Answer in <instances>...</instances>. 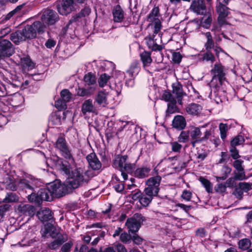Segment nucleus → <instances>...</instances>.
<instances>
[{
  "instance_id": "nucleus-1",
  "label": "nucleus",
  "mask_w": 252,
  "mask_h": 252,
  "mask_svg": "<svg viewBox=\"0 0 252 252\" xmlns=\"http://www.w3.org/2000/svg\"><path fill=\"white\" fill-rule=\"evenodd\" d=\"M57 167L61 174L67 176L66 186L69 189H77L90 180L89 172H84L82 168L77 167L74 159L70 161H63V159H59L57 163Z\"/></svg>"
},
{
  "instance_id": "nucleus-2",
  "label": "nucleus",
  "mask_w": 252,
  "mask_h": 252,
  "mask_svg": "<svg viewBox=\"0 0 252 252\" xmlns=\"http://www.w3.org/2000/svg\"><path fill=\"white\" fill-rule=\"evenodd\" d=\"M42 185V182L31 175L25 176L18 182V187L22 190H25L26 192L27 190L32 191L31 193L28 196V200L37 203L40 202L38 193L37 192L36 194L33 191H35L36 188L41 187Z\"/></svg>"
},
{
  "instance_id": "nucleus-3",
  "label": "nucleus",
  "mask_w": 252,
  "mask_h": 252,
  "mask_svg": "<svg viewBox=\"0 0 252 252\" xmlns=\"http://www.w3.org/2000/svg\"><path fill=\"white\" fill-rule=\"evenodd\" d=\"M211 73L213 77L210 84V87L211 88L217 89L225 80V70L220 63H217L211 69Z\"/></svg>"
},
{
  "instance_id": "nucleus-4",
  "label": "nucleus",
  "mask_w": 252,
  "mask_h": 252,
  "mask_svg": "<svg viewBox=\"0 0 252 252\" xmlns=\"http://www.w3.org/2000/svg\"><path fill=\"white\" fill-rule=\"evenodd\" d=\"M140 70V66L137 62H133L125 73L119 72L121 77L119 79L121 80L124 78L126 80V85L131 87L134 85V79Z\"/></svg>"
},
{
  "instance_id": "nucleus-5",
  "label": "nucleus",
  "mask_w": 252,
  "mask_h": 252,
  "mask_svg": "<svg viewBox=\"0 0 252 252\" xmlns=\"http://www.w3.org/2000/svg\"><path fill=\"white\" fill-rule=\"evenodd\" d=\"M44 26L40 21H37L33 23L32 25H26L22 30L25 39L33 38L36 37L37 32H41L43 31Z\"/></svg>"
},
{
  "instance_id": "nucleus-6",
  "label": "nucleus",
  "mask_w": 252,
  "mask_h": 252,
  "mask_svg": "<svg viewBox=\"0 0 252 252\" xmlns=\"http://www.w3.org/2000/svg\"><path fill=\"white\" fill-rule=\"evenodd\" d=\"M78 7L74 0H59L57 9L62 15H67Z\"/></svg>"
},
{
  "instance_id": "nucleus-7",
  "label": "nucleus",
  "mask_w": 252,
  "mask_h": 252,
  "mask_svg": "<svg viewBox=\"0 0 252 252\" xmlns=\"http://www.w3.org/2000/svg\"><path fill=\"white\" fill-rule=\"evenodd\" d=\"M161 181V177L159 175L150 177L146 181L147 187L145 188L144 191L157 196L160 189L159 186Z\"/></svg>"
},
{
  "instance_id": "nucleus-8",
  "label": "nucleus",
  "mask_w": 252,
  "mask_h": 252,
  "mask_svg": "<svg viewBox=\"0 0 252 252\" xmlns=\"http://www.w3.org/2000/svg\"><path fill=\"white\" fill-rule=\"evenodd\" d=\"M55 148L58 150L66 159L63 161H70L74 159L67 144L65 138L63 137H59L55 143Z\"/></svg>"
},
{
  "instance_id": "nucleus-9",
  "label": "nucleus",
  "mask_w": 252,
  "mask_h": 252,
  "mask_svg": "<svg viewBox=\"0 0 252 252\" xmlns=\"http://www.w3.org/2000/svg\"><path fill=\"white\" fill-rule=\"evenodd\" d=\"M143 217L140 214H135L133 216L128 219L126 225L128 231L131 233H136L139 229L141 223L144 221Z\"/></svg>"
},
{
  "instance_id": "nucleus-10",
  "label": "nucleus",
  "mask_w": 252,
  "mask_h": 252,
  "mask_svg": "<svg viewBox=\"0 0 252 252\" xmlns=\"http://www.w3.org/2000/svg\"><path fill=\"white\" fill-rule=\"evenodd\" d=\"M58 16L55 11L51 9H46L42 12L41 16V22H40L44 25V28L46 25H53L58 20Z\"/></svg>"
},
{
  "instance_id": "nucleus-11",
  "label": "nucleus",
  "mask_w": 252,
  "mask_h": 252,
  "mask_svg": "<svg viewBox=\"0 0 252 252\" xmlns=\"http://www.w3.org/2000/svg\"><path fill=\"white\" fill-rule=\"evenodd\" d=\"M14 53V48L8 40L4 39L0 42V58L10 57Z\"/></svg>"
},
{
  "instance_id": "nucleus-12",
  "label": "nucleus",
  "mask_w": 252,
  "mask_h": 252,
  "mask_svg": "<svg viewBox=\"0 0 252 252\" xmlns=\"http://www.w3.org/2000/svg\"><path fill=\"white\" fill-rule=\"evenodd\" d=\"M53 196L60 197L65 195L66 189L65 186L61 184V182L56 181L49 185Z\"/></svg>"
},
{
  "instance_id": "nucleus-13",
  "label": "nucleus",
  "mask_w": 252,
  "mask_h": 252,
  "mask_svg": "<svg viewBox=\"0 0 252 252\" xmlns=\"http://www.w3.org/2000/svg\"><path fill=\"white\" fill-rule=\"evenodd\" d=\"M189 9L197 15H204L206 7L203 0H192Z\"/></svg>"
},
{
  "instance_id": "nucleus-14",
  "label": "nucleus",
  "mask_w": 252,
  "mask_h": 252,
  "mask_svg": "<svg viewBox=\"0 0 252 252\" xmlns=\"http://www.w3.org/2000/svg\"><path fill=\"white\" fill-rule=\"evenodd\" d=\"M216 6V9L219 14L218 23L220 25H222L224 23V18L228 14L227 7L225 6L226 4L222 2H218Z\"/></svg>"
},
{
  "instance_id": "nucleus-15",
  "label": "nucleus",
  "mask_w": 252,
  "mask_h": 252,
  "mask_svg": "<svg viewBox=\"0 0 252 252\" xmlns=\"http://www.w3.org/2000/svg\"><path fill=\"white\" fill-rule=\"evenodd\" d=\"M86 159L90 166L93 169L96 170L101 168V163L95 153H90L87 156Z\"/></svg>"
},
{
  "instance_id": "nucleus-16",
  "label": "nucleus",
  "mask_w": 252,
  "mask_h": 252,
  "mask_svg": "<svg viewBox=\"0 0 252 252\" xmlns=\"http://www.w3.org/2000/svg\"><path fill=\"white\" fill-rule=\"evenodd\" d=\"M172 94L177 99L178 104L182 105V99L184 93L182 85L178 82L174 83L172 84Z\"/></svg>"
},
{
  "instance_id": "nucleus-17",
  "label": "nucleus",
  "mask_w": 252,
  "mask_h": 252,
  "mask_svg": "<svg viewBox=\"0 0 252 252\" xmlns=\"http://www.w3.org/2000/svg\"><path fill=\"white\" fill-rule=\"evenodd\" d=\"M41 232L43 236L49 235L52 238H54L60 234L58 233L56 227L52 224L48 223L46 224L41 229Z\"/></svg>"
},
{
  "instance_id": "nucleus-18",
  "label": "nucleus",
  "mask_w": 252,
  "mask_h": 252,
  "mask_svg": "<svg viewBox=\"0 0 252 252\" xmlns=\"http://www.w3.org/2000/svg\"><path fill=\"white\" fill-rule=\"evenodd\" d=\"M85 86H88L91 91H94L96 87V78L94 74L91 72L86 74L84 77Z\"/></svg>"
},
{
  "instance_id": "nucleus-19",
  "label": "nucleus",
  "mask_w": 252,
  "mask_h": 252,
  "mask_svg": "<svg viewBox=\"0 0 252 252\" xmlns=\"http://www.w3.org/2000/svg\"><path fill=\"white\" fill-rule=\"evenodd\" d=\"M135 163H130L127 160L126 161V163L125 164L123 167L122 168H121L120 170V172H121V175L124 180H126L127 179V173H132V172L135 169Z\"/></svg>"
},
{
  "instance_id": "nucleus-20",
  "label": "nucleus",
  "mask_w": 252,
  "mask_h": 252,
  "mask_svg": "<svg viewBox=\"0 0 252 252\" xmlns=\"http://www.w3.org/2000/svg\"><path fill=\"white\" fill-rule=\"evenodd\" d=\"M40 202L44 201H50L52 200L53 196L49 186L47 188H42L38 191Z\"/></svg>"
},
{
  "instance_id": "nucleus-21",
  "label": "nucleus",
  "mask_w": 252,
  "mask_h": 252,
  "mask_svg": "<svg viewBox=\"0 0 252 252\" xmlns=\"http://www.w3.org/2000/svg\"><path fill=\"white\" fill-rule=\"evenodd\" d=\"M161 41L158 37H156L155 35H153L152 38H149L147 40V43L148 47L154 51H160L162 49V46L159 45Z\"/></svg>"
},
{
  "instance_id": "nucleus-22",
  "label": "nucleus",
  "mask_w": 252,
  "mask_h": 252,
  "mask_svg": "<svg viewBox=\"0 0 252 252\" xmlns=\"http://www.w3.org/2000/svg\"><path fill=\"white\" fill-rule=\"evenodd\" d=\"M37 216L41 221L50 220L53 218V213L48 208L41 209L37 212Z\"/></svg>"
},
{
  "instance_id": "nucleus-23",
  "label": "nucleus",
  "mask_w": 252,
  "mask_h": 252,
  "mask_svg": "<svg viewBox=\"0 0 252 252\" xmlns=\"http://www.w3.org/2000/svg\"><path fill=\"white\" fill-rule=\"evenodd\" d=\"M108 94L104 91H99L96 95L95 101L98 105L102 107H105L108 104L107 97Z\"/></svg>"
},
{
  "instance_id": "nucleus-24",
  "label": "nucleus",
  "mask_w": 252,
  "mask_h": 252,
  "mask_svg": "<svg viewBox=\"0 0 252 252\" xmlns=\"http://www.w3.org/2000/svg\"><path fill=\"white\" fill-rule=\"evenodd\" d=\"M172 126L177 129H183L186 126L185 118L181 115L175 116L172 121Z\"/></svg>"
},
{
  "instance_id": "nucleus-25",
  "label": "nucleus",
  "mask_w": 252,
  "mask_h": 252,
  "mask_svg": "<svg viewBox=\"0 0 252 252\" xmlns=\"http://www.w3.org/2000/svg\"><path fill=\"white\" fill-rule=\"evenodd\" d=\"M96 109L93 104V100L91 99L85 100L82 105L81 111L83 115H86L87 113H94Z\"/></svg>"
},
{
  "instance_id": "nucleus-26",
  "label": "nucleus",
  "mask_w": 252,
  "mask_h": 252,
  "mask_svg": "<svg viewBox=\"0 0 252 252\" xmlns=\"http://www.w3.org/2000/svg\"><path fill=\"white\" fill-rule=\"evenodd\" d=\"M112 14L115 22L120 23L123 21L124 18V12L120 5H117L114 8Z\"/></svg>"
},
{
  "instance_id": "nucleus-27",
  "label": "nucleus",
  "mask_w": 252,
  "mask_h": 252,
  "mask_svg": "<svg viewBox=\"0 0 252 252\" xmlns=\"http://www.w3.org/2000/svg\"><path fill=\"white\" fill-rule=\"evenodd\" d=\"M18 211L26 216H33L34 214L35 208L30 204H21L18 208Z\"/></svg>"
},
{
  "instance_id": "nucleus-28",
  "label": "nucleus",
  "mask_w": 252,
  "mask_h": 252,
  "mask_svg": "<svg viewBox=\"0 0 252 252\" xmlns=\"http://www.w3.org/2000/svg\"><path fill=\"white\" fill-rule=\"evenodd\" d=\"M202 109V107L200 105L195 103L188 104L186 108L187 113L192 115H197L199 114Z\"/></svg>"
},
{
  "instance_id": "nucleus-29",
  "label": "nucleus",
  "mask_w": 252,
  "mask_h": 252,
  "mask_svg": "<svg viewBox=\"0 0 252 252\" xmlns=\"http://www.w3.org/2000/svg\"><path fill=\"white\" fill-rule=\"evenodd\" d=\"M151 169L147 167H141L137 168L134 172V175L136 178L143 179L147 177L150 172Z\"/></svg>"
},
{
  "instance_id": "nucleus-30",
  "label": "nucleus",
  "mask_w": 252,
  "mask_h": 252,
  "mask_svg": "<svg viewBox=\"0 0 252 252\" xmlns=\"http://www.w3.org/2000/svg\"><path fill=\"white\" fill-rule=\"evenodd\" d=\"M140 56L141 61L143 63V66L146 69V68L149 67L152 62L151 53L147 51H144L140 54Z\"/></svg>"
},
{
  "instance_id": "nucleus-31",
  "label": "nucleus",
  "mask_w": 252,
  "mask_h": 252,
  "mask_svg": "<svg viewBox=\"0 0 252 252\" xmlns=\"http://www.w3.org/2000/svg\"><path fill=\"white\" fill-rule=\"evenodd\" d=\"M220 167V176H217L216 179L218 181L220 180H225L228 175L230 174L232 169L231 168L227 165H224Z\"/></svg>"
},
{
  "instance_id": "nucleus-32",
  "label": "nucleus",
  "mask_w": 252,
  "mask_h": 252,
  "mask_svg": "<svg viewBox=\"0 0 252 252\" xmlns=\"http://www.w3.org/2000/svg\"><path fill=\"white\" fill-rule=\"evenodd\" d=\"M159 10L158 7H155L149 14L148 21L153 24L160 22L159 19Z\"/></svg>"
},
{
  "instance_id": "nucleus-33",
  "label": "nucleus",
  "mask_w": 252,
  "mask_h": 252,
  "mask_svg": "<svg viewBox=\"0 0 252 252\" xmlns=\"http://www.w3.org/2000/svg\"><path fill=\"white\" fill-rule=\"evenodd\" d=\"M189 135L191 138V144L192 146H195V143L201 135V132L200 128L198 127H192L189 131Z\"/></svg>"
},
{
  "instance_id": "nucleus-34",
  "label": "nucleus",
  "mask_w": 252,
  "mask_h": 252,
  "mask_svg": "<svg viewBox=\"0 0 252 252\" xmlns=\"http://www.w3.org/2000/svg\"><path fill=\"white\" fill-rule=\"evenodd\" d=\"M162 97L165 101L169 102V103L168 104V112H171L172 111L169 109L170 107V105H172L173 106L174 104L176 103L177 101L176 98L173 94H171L168 91H165L163 93Z\"/></svg>"
},
{
  "instance_id": "nucleus-35",
  "label": "nucleus",
  "mask_w": 252,
  "mask_h": 252,
  "mask_svg": "<svg viewBox=\"0 0 252 252\" xmlns=\"http://www.w3.org/2000/svg\"><path fill=\"white\" fill-rule=\"evenodd\" d=\"M145 194L142 193L139 202L143 207H147L151 202L154 197L156 196L147 191H144Z\"/></svg>"
},
{
  "instance_id": "nucleus-36",
  "label": "nucleus",
  "mask_w": 252,
  "mask_h": 252,
  "mask_svg": "<svg viewBox=\"0 0 252 252\" xmlns=\"http://www.w3.org/2000/svg\"><path fill=\"white\" fill-rule=\"evenodd\" d=\"M127 159L128 157L126 155L118 156L113 161V166L115 168L119 169L120 171L121 168H122L126 163Z\"/></svg>"
},
{
  "instance_id": "nucleus-37",
  "label": "nucleus",
  "mask_w": 252,
  "mask_h": 252,
  "mask_svg": "<svg viewBox=\"0 0 252 252\" xmlns=\"http://www.w3.org/2000/svg\"><path fill=\"white\" fill-rule=\"evenodd\" d=\"M173 211L170 210L168 213H162V218L169 223L172 224H176V222H179L180 219L178 217H175L173 215Z\"/></svg>"
},
{
  "instance_id": "nucleus-38",
  "label": "nucleus",
  "mask_w": 252,
  "mask_h": 252,
  "mask_svg": "<svg viewBox=\"0 0 252 252\" xmlns=\"http://www.w3.org/2000/svg\"><path fill=\"white\" fill-rule=\"evenodd\" d=\"M10 39L16 44L25 40L22 31H18L11 33Z\"/></svg>"
},
{
  "instance_id": "nucleus-39",
  "label": "nucleus",
  "mask_w": 252,
  "mask_h": 252,
  "mask_svg": "<svg viewBox=\"0 0 252 252\" xmlns=\"http://www.w3.org/2000/svg\"><path fill=\"white\" fill-rule=\"evenodd\" d=\"M1 202L5 203H13L16 202L19 200V196L15 192L7 193L5 198L2 200H0Z\"/></svg>"
},
{
  "instance_id": "nucleus-40",
  "label": "nucleus",
  "mask_w": 252,
  "mask_h": 252,
  "mask_svg": "<svg viewBox=\"0 0 252 252\" xmlns=\"http://www.w3.org/2000/svg\"><path fill=\"white\" fill-rule=\"evenodd\" d=\"M57 239L54 240L49 245V248L52 250L58 249L63 242V236L61 234L57 235Z\"/></svg>"
},
{
  "instance_id": "nucleus-41",
  "label": "nucleus",
  "mask_w": 252,
  "mask_h": 252,
  "mask_svg": "<svg viewBox=\"0 0 252 252\" xmlns=\"http://www.w3.org/2000/svg\"><path fill=\"white\" fill-rule=\"evenodd\" d=\"M111 77L106 73L102 74L98 80V83L100 87L103 88L106 86L108 82L111 80Z\"/></svg>"
},
{
  "instance_id": "nucleus-42",
  "label": "nucleus",
  "mask_w": 252,
  "mask_h": 252,
  "mask_svg": "<svg viewBox=\"0 0 252 252\" xmlns=\"http://www.w3.org/2000/svg\"><path fill=\"white\" fill-rule=\"evenodd\" d=\"M207 38V41L205 44V47L207 50L214 48V42L212 38V35L210 32H207L204 33Z\"/></svg>"
},
{
  "instance_id": "nucleus-43",
  "label": "nucleus",
  "mask_w": 252,
  "mask_h": 252,
  "mask_svg": "<svg viewBox=\"0 0 252 252\" xmlns=\"http://www.w3.org/2000/svg\"><path fill=\"white\" fill-rule=\"evenodd\" d=\"M5 184H6V188L7 189L14 191L17 189L16 181L13 178L7 177L5 179Z\"/></svg>"
},
{
  "instance_id": "nucleus-44",
  "label": "nucleus",
  "mask_w": 252,
  "mask_h": 252,
  "mask_svg": "<svg viewBox=\"0 0 252 252\" xmlns=\"http://www.w3.org/2000/svg\"><path fill=\"white\" fill-rule=\"evenodd\" d=\"M220 136L222 140H224L227 136L228 130V126L226 124L220 123L219 126Z\"/></svg>"
},
{
  "instance_id": "nucleus-45",
  "label": "nucleus",
  "mask_w": 252,
  "mask_h": 252,
  "mask_svg": "<svg viewBox=\"0 0 252 252\" xmlns=\"http://www.w3.org/2000/svg\"><path fill=\"white\" fill-rule=\"evenodd\" d=\"M238 245L240 249L245 251L251 247V242L249 239H242L239 241Z\"/></svg>"
},
{
  "instance_id": "nucleus-46",
  "label": "nucleus",
  "mask_w": 252,
  "mask_h": 252,
  "mask_svg": "<svg viewBox=\"0 0 252 252\" xmlns=\"http://www.w3.org/2000/svg\"><path fill=\"white\" fill-rule=\"evenodd\" d=\"M49 122L53 126L58 125L61 123V118L56 113L52 114L49 117Z\"/></svg>"
},
{
  "instance_id": "nucleus-47",
  "label": "nucleus",
  "mask_w": 252,
  "mask_h": 252,
  "mask_svg": "<svg viewBox=\"0 0 252 252\" xmlns=\"http://www.w3.org/2000/svg\"><path fill=\"white\" fill-rule=\"evenodd\" d=\"M244 141V137L242 135H238L232 140L230 146L236 147V146L243 144Z\"/></svg>"
},
{
  "instance_id": "nucleus-48",
  "label": "nucleus",
  "mask_w": 252,
  "mask_h": 252,
  "mask_svg": "<svg viewBox=\"0 0 252 252\" xmlns=\"http://www.w3.org/2000/svg\"><path fill=\"white\" fill-rule=\"evenodd\" d=\"M200 181L201 182L203 186L205 187L206 191L210 193L212 192L213 187L211 182L209 180L203 177H200Z\"/></svg>"
},
{
  "instance_id": "nucleus-49",
  "label": "nucleus",
  "mask_w": 252,
  "mask_h": 252,
  "mask_svg": "<svg viewBox=\"0 0 252 252\" xmlns=\"http://www.w3.org/2000/svg\"><path fill=\"white\" fill-rule=\"evenodd\" d=\"M61 98L66 102H69L72 98V94L67 89H64L61 92Z\"/></svg>"
},
{
  "instance_id": "nucleus-50",
  "label": "nucleus",
  "mask_w": 252,
  "mask_h": 252,
  "mask_svg": "<svg viewBox=\"0 0 252 252\" xmlns=\"http://www.w3.org/2000/svg\"><path fill=\"white\" fill-rule=\"evenodd\" d=\"M189 138V131H182L178 137V141L180 142L186 143L188 142Z\"/></svg>"
},
{
  "instance_id": "nucleus-51",
  "label": "nucleus",
  "mask_w": 252,
  "mask_h": 252,
  "mask_svg": "<svg viewBox=\"0 0 252 252\" xmlns=\"http://www.w3.org/2000/svg\"><path fill=\"white\" fill-rule=\"evenodd\" d=\"M21 63L24 67L28 68V69H32L34 67V63L28 57L23 58L21 59Z\"/></svg>"
},
{
  "instance_id": "nucleus-52",
  "label": "nucleus",
  "mask_w": 252,
  "mask_h": 252,
  "mask_svg": "<svg viewBox=\"0 0 252 252\" xmlns=\"http://www.w3.org/2000/svg\"><path fill=\"white\" fill-rule=\"evenodd\" d=\"M153 24L154 25L153 35H155L156 37H158V38H159L160 40H161L160 33V30L161 28V22H159L157 23H154Z\"/></svg>"
},
{
  "instance_id": "nucleus-53",
  "label": "nucleus",
  "mask_w": 252,
  "mask_h": 252,
  "mask_svg": "<svg viewBox=\"0 0 252 252\" xmlns=\"http://www.w3.org/2000/svg\"><path fill=\"white\" fill-rule=\"evenodd\" d=\"M93 92L90 88L89 90H86L84 88H79L77 90V94L79 96H85L90 95Z\"/></svg>"
},
{
  "instance_id": "nucleus-54",
  "label": "nucleus",
  "mask_w": 252,
  "mask_h": 252,
  "mask_svg": "<svg viewBox=\"0 0 252 252\" xmlns=\"http://www.w3.org/2000/svg\"><path fill=\"white\" fill-rule=\"evenodd\" d=\"M202 59L203 61L207 62L210 61L213 63L215 61V58L213 54L210 51V50H207L206 52L203 54Z\"/></svg>"
},
{
  "instance_id": "nucleus-55",
  "label": "nucleus",
  "mask_w": 252,
  "mask_h": 252,
  "mask_svg": "<svg viewBox=\"0 0 252 252\" xmlns=\"http://www.w3.org/2000/svg\"><path fill=\"white\" fill-rule=\"evenodd\" d=\"M113 187L115 190L118 192H122L124 191L125 186L122 182L117 181L116 182L113 181Z\"/></svg>"
},
{
  "instance_id": "nucleus-56",
  "label": "nucleus",
  "mask_w": 252,
  "mask_h": 252,
  "mask_svg": "<svg viewBox=\"0 0 252 252\" xmlns=\"http://www.w3.org/2000/svg\"><path fill=\"white\" fill-rule=\"evenodd\" d=\"M131 239V236L127 232L123 231L120 237V240L123 243L126 244Z\"/></svg>"
},
{
  "instance_id": "nucleus-57",
  "label": "nucleus",
  "mask_w": 252,
  "mask_h": 252,
  "mask_svg": "<svg viewBox=\"0 0 252 252\" xmlns=\"http://www.w3.org/2000/svg\"><path fill=\"white\" fill-rule=\"evenodd\" d=\"M91 9L89 7H85L76 15L77 18H81L88 16L91 13Z\"/></svg>"
},
{
  "instance_id": "nucleus-58",
  "label": "nucleus",
  "mask_w": 252,
  "mask_h": 252,
  "mask_svg": "<svg viewBox=\"0 0 252 252\" xmlns=\"http://www.w3.org/2000/svg\"><path fill=\"white\" fill-rule=\"evenodd\" d=\"M9 205L4 204L0 206V222L2 221L6 212L8 210Z\"/></svg>"
},
{
  "instance_id": "nucleus-59",
  "label": "nucleus",
  "mask_w": 252,
  "mask_h": 252,
  "mask_svg": "<svg viewBox=\"0 0 252 252\" xmlns=\"http://www.w3.org/2000/svg\"><path fill=\"white\" fill-rule=\"evenodd\" d=\"M229 151L231 157L234 159H238L240 158L239 151L235 147L230 146Z\"/></svg>"
},
{
  "instance_id": "nucleus-60",
  "label": "nucleus",
  "mask_w": 252,
  "mask_h": 252,
  "mask_svg": "<svg viewBox=\"0 0 252 252\" xmlns=\"http://www.w3.org/2000/svg\"><path fill=\"white\" fill-rule=\"evenodd\" d=\"M66 102L63 100L62 98L57 100L55 101V106L59 109L62 110L66 108L67 106L66 104Z\"/></svg>"
},
{
  "instance_id": "nucleus-61",
  "label": "nucleus",
  "mask_w": 252,
  "mask_h": 252,
  "mask_svg": "<svg viewBox=\"0 0 252 252\" xmlns=\"http://www.w3.org/2000/svg\"><path fill=\"white\" fill-rule=\"evenodd\" d=\"M237 172L235 173L234 179L238 180H243L245 179V174L244 169L237 170Z\"/></svg>"
},
{
  "instance_id": "nucleus-62",
  "label": "nucleus",
  "mask_w": 252,
  "mask_h": 252,
  "mask_svg": "<svg viewBox=\"0 0 252 252\" xmlns=\"http://www.w3.org/2000/svg\"><path fill=\"white\" fill-rule=\"evenodd\" d=\"M192 196V193L190 191L188 190H184L181 195L182 198L187 201H189L190 200Z\"/></svg>"
},
{
  "instance_id": "nucleus-63",
  "label": "nucleus",
  "mask_w": 252,
  "mask_h": 252,
  "mask_svg": "<svg viewBox=\"0 0 252 252\" xmlns=\"http://www.w3.org/2000/svg\"><path fill=\"white\" fill-rule=\"evenodd\" d=\"M239 188L242 190V191L244 192H248L249 190L251 189V187L250 185L248 183L245 182H241L239 184Z\"/></svg>"
},
{
  "instance_id": "nucleus-64",
  "label": "nucleus",
  "mask_w": 252,
  "mask_h": 252,
  "mask_svg": "<svg viewBox=\"0 0 252 252\" xmlns=\"http://www.w3.org/2000/svg\"><path fill=\"white\" fill-rule=\"evenodd\" d=\"M142 193L137 189L135 192L131 193L129 195V197L131 198L134 201L139 200L140 201Z\"/></svg>"
}]
</instances>
